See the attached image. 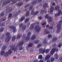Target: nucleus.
<instances>
[{
    "mask_svg": "<svg viewBox=\"0 0 62 62\" xmlns=\"http://www.w3.org/2000/svg\"><path fill=\"white\" fill-rule=\"evenodd\" d=\"M39 13V11H37L35 12L34 13V11L33 10L31 11V15H32L34 14L35 15H37V14H38Z\"/></svg>",
    "mask_w": 62,
    "mask_h": 62,
    "instance_id": "nucleus-13",
    "label": "nucleus"
},
{
    "mask_svg": "<svg viewBox=\"0 0 62 62\" xmlns=\"http://www.w3.org/2000/svg\"><path fill=\"white\" fill-rule=\"evenodd\" d=\"M46 24V23L45 22V23H42V25H45Z\"/></svg>",
    "mask_w": 62,
    "mask_h": 62,
    "instance_id": "nucleus-48",
    "label": "nucleus"
},
{
    "mask_svg": "<svg viewBox=\"0 0 62 62\" xmlns=\"http://www.w3.org/2000/svg\"><path fill=\"white\" fill-rule=\"evenodd\" d=\"M42 18L41 16L39 17V20H41V19Z\"/></svg>",
    "mask_w": 62,
    "mask_h": 62,
    "instance_id": "nucleus-47",
    "label": "nucleus"
},
{
    "mask_svg": "<svg viewBox=\"0 0 62 62\" xmlns=\"http://www.w3.org/2000/svg\"><path fill=\"white\" fill-rule=\"evenodd\" d=\"M16 39V36H14L12 38V41H14Z\"/></svg>",
    "mask_w": 62,
    "mask_h": 62,
    "instance_id": "nucleus-26",
    "label": "nucleus"
},
{
    "mask_svg": "<svg viewBox=\"0 0 62 62\" xmlns=\"http://www.w3.org/2000/svg\"><path fill=\"white\" fill-rule=\"evenodd\" d=\"M61 12V10H59L58 13V14H55V17H56L57 16H60V14Z\"/></svg>",
    "mask_w": 62,
    "mask_h": 62,
    "instance_id": "nucleus-14",
    "label": "nucleus"
},
{
    "mask_svg": "<svg viewBox=\"0 0 62 62\" xmlns=\"http://www.w3.org/2000/svg\"><path fill=\"white\" fill-rule=\"evenodd\" d=\"M29 21V19L27 18L25 20V22L26 23L27 22Z\"/></svg>",
    "mask_w": 62,
    "mask_h": 62,
    "instance_id": "nucleus-38",
    "label": "nucleus"
},
{
    "mask_svg": "<svg viewBox=\"0 0 62 62\" xmlns=\"http://www.w3.org/2000/svg\"><path fill=\"white\" fill-rule=\"evenodd\" d=\"M57 39V38L56 37H55L54 38L53 40V41H55Z\"/></svg>",
    "mask_w": 62,
    "mask_h": 62,
    "instance_id": "nucleus-32",
    "label": "nucleus"
},
{
    "mask_svg": "<svg viewBox=\"0 0 62 62\" xmlns=\"http://www.w3.org/2000/svg\"><path fill=\"white\" fill-rule=\"evenodd\" d=\"M44 42L46 44L47 43V42L46 41V40H44Z\"/></svg>",
    "mask_w": 62,
    "mask_h": 62,
    "instance_id": "nucleus-46",
    "label": "nucleus"
},
{
    "mask_svg": "<svg viewBox=\"0 0 62 62\" xmlns=\"http://www.w3.org/2000/svg\"><path fill=\"white\" fill-rule=\"evenodd\" d=\"M45 32L46 34H49V31H47V29H45Z\"/></svg>",
    "mask_w": 62,
    "mask_h": 62,
    "instance_id": "nucleus-22",
    "label": "nucleus"
},
{
    "mask_svg": "<svg viewBox=\"0 0 62 62\" xmlns=\"http://www.w3.org/2000/svg\"><path fill=\"white\" fill-rule=\"evenodd\" d=\"M54 59L53 58H52L51 59V62L54 61Z\"/></svg>",
    "mask_w": 62,
    "mask_h": 62,
    "instance_id": "nucleus-39",
    "label": "nucleus"
},
{
    "mask_svg": "<svg viewBox=\"0 0 62 62\" xmlns=\"http://www.w3.org/2000/svg\"><path fill=\"white\" fill-rule=\"evenodd\" d=\"M50 57V55H46V57H45V59L46 60H47L49 59Z\"/></svg>",
    "mask_w": 62,
    "mask_h": 62,
    "instance_id": "nucleus-17",
    "label": "nucleus"
},
{
    "mask_svg": "<svg viewBox=\"0 0 62 62\" xmlns=\"http://www.w3.org/2000/svg\"><path fill=\"white\" fill-rule=\"evenodd\" d=\"M58 49H55V48H53L52 49V50L51 51V52H50V53L51 54L53 55L55 52V51H56V52H58Z\"/></svg>",
    "mask_w": 62,
    "mask_h": 62,
    "instance_id": "nucleus-9",
    "label": "nucleus"
},
{
    "mask_svg": "<svg viewBox=\"0 0 62 62\" xmlns=\"http://www.w3.org/2000/svg\"><path fill=\"white\" fill-rule=\"evenodd\" d=\"M56 44H54L53 45V47H56Z\"/></svg>",
    "mask_w": 62,
    "mask_h": 62,
    "instance_id": "nucleus-51",
    "label": "nucleus"
},
{
    "mask_svg": "<svg viewBox=\"0 0 62 62\" xmlns=\"http://www.w3.org/2000/svg\"><path fill=\"white\" fill-rule=\"evenodd\" d=\"M41 46V44H39L38 45V46H37V47L39 48Z\"/></svg>",
    "mask_w": 62,
    "mask_h": 62,
    "instance_id": "nucleus-40",
    "label": "nucleus"
},
{
    "mask_svg": "<svg viewBox=\"0 0 62 62\" xmlns=\"http://www.w3.org/2000/svg\"><path fill=\"white\" fill-rule=\"evenodd\" d=\"M39 22L37 23L38 24H39Z\"/></svg>",
    "mask_w": 62,
    "mask_h": 62,
    "instance_id": "nucleus-64",
    "label": "nucleus"
},
{
    "mask_svg": "<svg viewBox=\"0 0 62 62\" xmlns=\"http://www.w3.org/2000/svg\"><path fill=\"white\" fill-rule=\"evenodd\" d=\"M26 0L27 1H28L29 0Z\"/></svg>",
    "mask_w": 62,
    "mask_h": 62,
    "instance_id": "nucleus-63",
    "label": "nucleus"
},
{
    "mask_svg": "<svg viewBox=\"0 0 62 62\" xmlns=\"http://www.w3.org/2000/svg\"><path fill=\"white\" fill-rule=\"evenodd\" d=\"M13 58H14V59H15L16 58V57H13Z\"/></svg>",
    "mask_w": 62,
    "mask_h": 62,
    "instance_id": "nucleus-61",
    "label": "nucleus"
},
{
    "mask_svg": "<svg viewBox=\"0 0 62 62\" xmlns=\"http://www.w3.org/2000/svg\"><path fill=\"white\" fill-rule=\"evenodd\" d=\"M41 28L39 26H37L35 27V30L36 31L39 32Z\"/></svg>",
    "mask_w": 62,
    "mask_h": 62,
    "instance_id": "nucleus-5",
    "label": "nucleus"
},
{
    "mask_svg": "<svg viewBox=\"0 0 62 62\" xmlns=\"http://www.w3.org/2000/svg\"><path fill=\"white\" fill-rule=\"evenodd\" d=\"M4 28H1L0 30V32H2L4 30Z\"/></svg>",
    "mask_w": 62,
    "mask_h": 62,
    "instance_id": "nucleus-30",
    "label": "nucleus"
},
{
    "mask_svg": "<svg viewBox=\"0 0 62 62\" xmlns=\"http://www.w3.org/2000/svg\"><path fill=\"white\" fill-rule=\"evenodd\" d=\"M55 56H56V59H57L58 58V56L57 54H56L55 55Z\"/></svg>",
    "mask_w": 62,
    "mask_h": 62,
    "instance_id": "nucleus-29",
    "label": "nucleus"
},
{
    "mask_svg": "<svg viewBox=\"0 0 62 62\" xmlns=\"http://www.w3.org/2000/svg\"><path fill=\"white\" fill-rule=\"evenodd\" d=\"M49 7V6L48 5V4L47 3H45V4L44 5L43 7L44 8H46Z\"/></svg>",
    "mask_w": 62,
    "mask_h": 62,
    "instance_id": "nucleus-15",
    "label": "nucleus"
},
{
    "mask_svg": "<svg viewBox=\"0 0 62 62\" xmlns=\"http://www.w3.org/2000/svg\"><path fill=\"white\" fill-rule=\"evenodd\" d=\"M29 14H30L29 11H27V12L26 14V16H29Z\"/></svg>",
    "mask_w": 62,
    "mask_h": 62,
    "instance_id": "nucleus-28",
    "label": "nucleus"
},
{
    "mask_svg": "<svg viewBox=\"0 0 62 62\" xmlns=\"http://www.w3.org/2000/svg\"><path fill=\"white\" fill-rule=\"evenodd\" d=\"M11 16H12L11 14V13L9 15V16H8V19H9L10 18V17H11Z\"/></svg>",
    "mask_w": 62,
    "mask_h": 62,
    "instance_id": "nucleus-43",
    "label": "nucleus"
},
{
    "mask_svg": "<svg viewBox=\"0 0 62 62\" xmlns=\"http://www.w3.org/2000/svg\"><path fill=\"white\" fill-rule=\"evenodd\" d=\"M6 19V18H5L4 19H3L2 21H5Z\"/></svg>",
    "mask_w": 62,
    "mask_h": 62,
    "instance_id": "nucleus-56",
    "label": "nucleus"
},
{
    "mask_svg": "<svg viewBox=\"0 0 62 62\" xmlns=\"http://www.w3.org/2000/svg\"><path fill=\"white\" fill-rule=\"evenodd\" d=\"M23 4V3L20 2V3H18L17 5L18 6H21Z\"/></svg>",
    "mask_w": 62,
    "mask_h": 62,
    "instance_id": "nucleus-23",
    "label": "nucleus"
},
{
    "mask_svg": "<svg viewBox=\"0 0 62 62\" xmlns=\"http://www.w3.org/2000/svg\"><path fill=\"white\" fill-rule=\"evenodd\" d=\"M6 48V47L5 46H3L2 49H1V50H4Z\"/></svg>",
    "mask_w": 62,
    "mask_h": 62,
    "instance_id": "nucleus-31",
    "label": "nucleus"
},
{
    "mask_svg": "<svg viewBox=\"0 0 62 62\" xmlns=\"http://www.w3.org/2000/svg\"><path fill=\"white\" fill-rule=\"evenodd\" d=\"M36 36L35 35H33L32 36V37L31 38V40H33L34 39H36Z\"/></svg>",
    "mask_w": 62,
    "mask_h": 62,
    "instance_id": "nucleus-20",
    "label": "nucleus"
},
{
    "mask_svg": "<svg viewBox=\"0 0 62 62\" xmlns=\"http://www.w3.org/2000/svg\"><path fill=\"white\" fill-rule=\"evenodd\" d=\"M4 25V23H3V24H2V26Z\"/></svg>",
    "mask_w": 62,
    "mask_h": 62,
    "instance_id": "nucleus-58",
    "label": "nucleus"
},
{
    "mask_svg": "<svg viewBox=\"0 0 62 62\" xmlns=\"http://www.w3.org/2000/svg\"><path fill=\"white\" fill-rule=\"evenodd\" d=\"M21 34H19L17 36V37L16 39H20L21 38Z\"/></svg>",
    "mask_w": 62,
    "mask_h": 62,
    "instance_id": "nucleus-24",
    "label": "nucleus"
},
{
    "mask_svg": "<svg viewBox=\"0 0 62 62\" xmlns=\"http://www.w3.org/2000/svg\"><path fill=\"white\" fill-rule=\"evenodd\" d=\"M58 24L57 25V26L58 28L57 29V31H56L57 33H59L60 32V30L61 29V25L62 23V20H61L59 21Z\"/></svg>",
    "mask_w": 62,
    "mask_h": 62,
    "instance_id": "nucleus-1",
    "label": "nucleus"
},
{
    "mask_svg": "<svg viewBox=\"0 0 62 62\" xmlns=\"http://www.w3.org/2000/svg\"><path fill=\"white\" fill-rule=\"evenodd\" d=\"M4 53V51H1V55H3Z\"/></svg>",
    "mask_w": 62,
    "mask_h": 62,
    "instance_id": "nucleus-33",
    "label": "nucleus"
},
{
    "mask_svg": "<svg viewBox=\"0 0 62 62\" xmlns=\"http://www.w3.org/2000/svg\"><path fill=\"white\" fill-rule=\"evenodd\" d=\"M30 4H28L27 5H26L25 6V7H27L30 6Z\"/></svg>",
    "mask_w": 62,
    "mask_h": 62,
    "instance_id": "nucleus-45",
    "label": "nucleus"
},
{
    "mask_svg": "<svg viewBox=\"0 0 62 62\" xmlns=\"http://www.w3.org/2000/svg\"><path fill=\"white\" fill-rule=\"evenodd\" d=\"M25 18L24 16H23L22 17V18H21V19H20V21H22L24 20L25 19Z\"/></svg>",
    "mask_w": 62,
    "mask_h": 62,
    "instance_id": "nucleus-25",
    "label": "nucleus"
},
{
    "mask_svg": "<svg viewBox=\"0 0 62 62\" xmlns=\"http://www.w3.org/2000/svg\"><path fill=\"white\" fill-rule=\"evenodd\" d=\"M33 45V44L31 43H30V44H29V45L28 46L29 47H32V45Z\"/></svg>",
    "mask_w": 62,
    "mask_h": 62,
    "instance_id": "nucleus-34",
    "label": "nucleus"
},
{
    "mask_svg": "<svg viewBox=\"0 0 62 62\" xmlns=\"http://www.w3.org/2000/svg\"><path fill=\"white\" fill-rule=\"evenodd\" d=\"M11 49H12L14 51V52H15L17 50V48L16 47H15L14 45H12L11 46Z\"/></svg>",
    "mask_w": 62,
    "mask_h": 62,
    "instance_id": "nucleus-7",
    "label": "nucleus"
},
{
    "mask_svg": "<svg viewBox=\"0 0 62 62\" xmlns=\"http://www.w3.org/2000/svg\"><path fill=\"white\" fill-rule=\"evenodd\" d=\"M34 62H38V60H35L34 61Z\"/></svg>",
    "mask_w": 62,
    "mask_h": 62,
    "instance_id": "nucleus-52",
    "label": "nucleus"
},
{
    "mask_svg": "<svg viewBox=\"0 0 62 62\" xmlns=\"http://www.w3.org/2000/svg\"><path fill=\"white\" fill-rule=\"evenodd\" d=\"M45 17L46 18H47V19H49V22L52 21V18L51 17L48 16V15H46L45 16Z\"/></svg>",
    "mask_w": 62,
    "mask_h": 62,
    "instance_id": "nucleus-4",
    "label": "nucleus"
},
{
    "mask_svg": "<svg viewBox=\"0 0 62 62\" xmlns=\"http://www.w3.org/2000/svg\"><path fill=\"white\" fill-rule=\"evenodd\" d=\"M46 27H48L49 28V29H53V26H50L49 27V25H46Z\"/></svg>",
    "mask_w": 62,
    "mask_h": 62,
    "instance_id": "nucleus-27",
    "label": "nucleus"
},
{
    "mask_svg": "<svg viewBox=\"0 0 62 62\" xmlns=\"http://www.w3.org/2000/svg\"><path fill=\"white\" fill-rule=\"evenodd\" d=\"M13 3H16V2H15V1H13Z\"/></svg>",
    "mask_w": 62,
    "mask_h": 62,
    "instance_id": "nucleus-57",
    "label": "nucleus"
},
{
    "mask_svg": "<svg viewBox=\"0 0 62 62\" xmlns=\"http://www.w3.org/2000/svg\"><path fill=\"white\" fill-rule=\"evenodd\" d=\"M42 1V0H39L38 1L39 2H40Z\"/></svg>",
    "mask_w": 62,
    "mask_h": 62,
    "instance_id": "nucleus-55",
    "label": "nucleus"
},
{
    "mask_svg": "<svg viewBox=\"0 0 62 62\" xmlns=\"http://www.w3.org/2000/svg\"><path fill=\"white\" fill-rule=\"evenodd\" d=\"M5 4H6L5 2H4L3 3V4H4V5H5Z\"/></svg>",
    "mask_w": 62,
    "mask_h": 62,
    "instance_id": "nucleus-60",
    "label": "nucleus"
},
{
    "mask_svg": "<svg viewBox=\"0 0 62 62\" xmlns=\"http://www.w3.org/2000/svg\"><path fill=\"white\" fill-rule=\"evenodd\" d=\"M49 50L48 49L45 50V49H43L42 48H41L39 50V52L40 53H43L45 52L46 53H48Z\"/></svg>",
    "mask_w": 62,
    "mask_h": 62,
    "instance_id": "nucleus-2",
    "label": "nucleus"
},
{
    "mask_svg": "<svg viewBox=\"0 0 62 62\" xmlns=\"http://www.w3.org/2000/svg\"><path fill=\"white\" fill-rule=\"evenodd\" d=\"M12 52L11 51V50L10 49L9 50L8 52H6V53H5V57L8 56V55L9 54H11L12 53Z\"/></svg>",
    "mask_w": 62,
    "mask_h": 62,
    "instance_id": "nucleus-6",
    "label": "nucleus"
},
{
    "mask_svg": "<svg viewBox=\"0 0 62 62\" xmlns=\"http://www.w3.org/2000/svg\"><path fill=\"white\" fill-rule=\"evenodd\" d=\"M23 41H22L21 42H20L19 44V45L20 46L19 47V50H22L23 49V48L22 47V46L23 45Z\"/></svg>",
    "mask_w": 62,
    "mask_h": 62,
    "instance_id": "nucleus-8",
    "label": "nucleus"
},
{
    "mask_svg": "<svg viewBox=\"0 0 62 62\" xmlns=\"http://www.w3.org/2000/svg\"><path fill=\"white\" fill-rule=\"evenodd\" d=\"M10 28V29H12L13 30V32H15L16 31V27L14 26H10L9 27Z\"/></svg>",
    "mask_w": 62,
    "mask_h": 62,
    "instance_id": "nucleus-10",
    "label": "nucleus"
},
{
    "mask_svg": "<svg viewBox=\"0 0 62 62\" xmlns=\"http://www.w3.org/2000/svg\"><path fill=\"white\" fill-rule=\"evenodd\" d=\"M31 32H29L28 33V36L25 38V39H26V40H29L30 39V36L31 35Z\"/></svg>",
    "mask_w": 62,
    "mask_h": 62,
    "instance_id": "nucleus-12",
    "label": "nucleus"
},
{
    "mask_svg": "<svg viewBox=\"0 0 62 62\" xmlns=\"http://www.w3.org/2000/svg\"><path fill=\"white\" fill-rule=\"evenodd\" d=\"M10 2V1L9 0H8V3H9Z\"/></svg>",
    "mask_w": 62,
    "mask_h": 62,
    "instance_id": "nucleus-59",
    "label": "nucleus"
},
{
    "mask_svg": "<svg viewBox=\"0 0 62 62\" xmlns=\"http://www.w3.org/2000/svg\"><path fill=\"white\" fill-rule=\"evenodd\" d=\"M4 15V13H2L1 14V16H3Z\"/></svg>",
    "mask_w": 62,
    "mask_h": 62,
    "instance_id": "nucleus-49",
    "label": "nucleus"
},
{
    "mask_svg": "<svg viewBox=\"0 0 62 62\" xmlns=\"http://www.w3.org/2000/svg\"><path fill=\"white\" fill-rule=\"evenodd\" d=\"M38 43H39V40H38L35 41V43L37 44Z\"/></svg>",
    "mask_w": 62,
    "mask_h": 62,
    "instance_id": "nucleus-44",
    "label": "nucleus"
},
{
    "mask_svg": "<svg viewBox=\"0 0 62 62\" xmlns=\"http://www.w3.org/2000/svg\"><path fill=\"white\" fill-rule=\"evenodd\" d=\"M60 8V7L58 6L56 7L55 9L56 10H58Z\"/></svg>",
    "mask_w": 62,
    "mask_h": 62,
    "instance_id": "nucleus-21",
    "label": "nucleus"
},
{
    "mask_svg": "<svg viewBox=\"0 0 62 62\" xmlns=\"http://www.w3.org/2000/svg\"><path fill=\"white\" fill-rule=\"evenodd\" d=\"M48 38H51L52 37V35H51L49 34L48 35Z\"/></svg>",
    "mask_w": 62,
    "mask_h": 62,
    "instance_id": "nucleus-37",
    "label": "nucleus"
},
{
    "mask_svg": "<svg viewBox=\"0 0 62 62\" xmlns=\"http://www.w3.org/2000/svg\"><path fill=\"white\" fill-rule=\"evenodd\" d=\"M39 59H42V55H40L39 56Z\"/></svg>",
    "mask_w": 62,
    "mask_h": 62,
    "instance_id": "nucleus-36",
    "label": "nucleus"
},
{
    "mask_svg": "<svg viewBox=\"0 0 62 62\" xmlns=\"http://www.w3.org/2000/svg\"><path fill=\"white\" fill-rule=\"evenodd\" d=\"M45 13L46 14V11H45L44 10H42L40 12L41 14H43L44 13Z\"/></svg>",
    "mask_w": 62,
    "mask_h": 62,
    "instance_id": "nucleus-19",
    "label": "nucleus"
},
{
    "mask_svg": "<svg viewBox=\"0 0 62 62\" xmlns=\"http://www.w3.org/2000/svg\"><path fill=\"white\" fill-rule=\"evenodd\" d=\"M50 62V61L48 60H47V62Z\"/></svg>",
    "mask_w": 62,
    "mask_h": 62,
    "instance_id": "nucleus-54",
    "label": "nucleus"
},
{
    "mask_svg": "<svg viewBox=\"0 0 62 62\" xmlns=\"http://www.w3.org/2000/svg\"><path fill=\"white\" fill-rule=\"evenodd\" d=\"M33 7V6H31L29 8L30 10H31L32 9Z\"/></svg>",
    "mask_w": 62,
    "mask_h": 62,
    "instance_id": "nucleus-41",
    "label": "nucleus"
},
{
    "mask_svg": "<svg viewBox=\"0 0 62 62\" xmlns=\"http://www.w3.org/2000/svg\"><path fill=\"white\" fill-rule=\"evenodd\" d=\"M34 24H31V26L30 27V29L31 30H32L33 29L34 27Z\"/></svg>",
    "mask_w": 62,
    "mask_h": 62,
    "instance_id": "nucleus-18",
    "label": "nucleus"
},
{
    "mask_svg": "<svg viewBox=\"0 0 62 62\" xmlns=\"http://www.w3.org/2000/svg\"><path fill=\"white\" fill-rule=\"evenodd\" d=\"M54 10V8L53 7V6H51V8H50V13H51V12H52V13L53 12V11Z\"/></svg>",
    "mask_w": 62,
    "mask_h": 62,
    "instance_id": "nucleus-16",
    "label": "nucleus"
},
{
    "mask_svg": "<svg viewBox=\"0 0 62 62\" xmlns=\"http://www.w3.org/2000/svg\"><path fill=\"white\" fill-rule=\"evenodd\" d=\"M37 2V1L36 0H35L32 3V4H36V2Z\"/></svg>",
    "mask_w": 62,
    "mask_h": 62,
    "instance_id": "nucleus-35",
    "label": "nucleus"
},
{
    "mask_svg": "<svg viewBox=\"0 0 62 62\" xmlns=\"http://www.w3.org/2000/svg\"><path fill=\"white\" fill-rule=\"evenodd\" d=\"M52 5L55 6V4L54 3H53V4H52Z\"/></svg>",
    "mask_w": 62,
    "mask_h": 62,
    "instance_id": "nucleus-50",
    "label": "nucleus"
},
{
    "mask_svg": "<svg viewBox=\"0 0 62 62\" xmlns=\"http://www.w3.org/2000/svg\"><path fill=\"white\" fill-rule=\"evenodd\" d=\"M10 33L8 32H7L6 33V35L7 36V38L8 39V41L9 42L10 40L11 36L10 35Z\"/></svg>",
    "mask_w": 62,
    "mask_h": 62,
    "instance_id": "nucleus-3",
    "label": "nucleus"
},
{
    "mask_svg": "<svg viewBox=\"0 0 62 62\" xmlns=\"http://www.w3.org/2000/svg\"><path fill=\"white\" fill-rule=\"evenodd\" d=\"M62 45V44H59V45L58 46V47H61V46Z\"/></svg>",
    "mask_w": 62,
    "mask_h": 62,
    "instance_id": "nucleus-42",
    "label": "nucleus"
},
{
    "mask_svg": "<svg viewBox=\"0 0 62 62\" xmlns=\"http://www.w3.org/2000/svg\"><path fill=\"white\" fill-rule=\"evenodd\" d=\"M60 60H62V57H61V58L60 59Z\"/></svg>",
    "mask_w": 62,
    "mask_h": 62,
    "instance_id": "nucleus-62",
    "label": "nucleus"
},
{
    "mask_svg": "<svg viewBox=\"0 0 62 62\" xmlns=\"http://www.w3.org/2000/svg\"><path fill=\"white\" fill-rule=\"evenodd\" d=\"M19 27H23V30H24L26 29V27L25 26H24L23 25V23H22L20 24L19 25Z\"/></svg>",
    "mask_w": 62,
    "mask_h": 62,
    "instance_id": "nucleus-11",
    "label": "nucleus"
},
{
    "mask_svg": "<svg viewBox=\"0 0 62 62\" xmlns=\"http://www.w3.org/2000/svg\"><path fill=\"white\" fill-rule=\"evenodd\" d=\"M39 62H43V60H41Z\"/></svg>",
    "mask_w": 62,
    "mask_h": 62,
    "instance_id": "nucleus-53",
    "label": "nucleus"
}]
</instances>
